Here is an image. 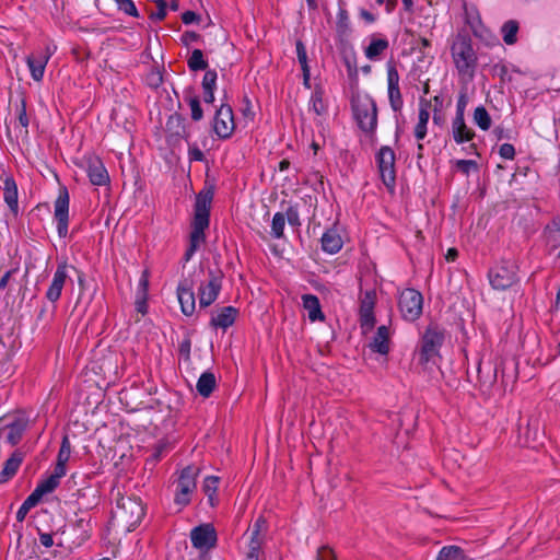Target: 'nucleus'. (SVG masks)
<instances>
[{
  "mask_svg": "<svg viewBox=\"0 0 560 560\" xmlns=\"http://www.w3.org/2000/svg\"><path fill=\"white\" fill-rule=\"evenodd\" d=\"M499 153L503 159L513 160L515 156V149L510 143H503L500 147Z\"/></svg>",
  "mask_w": 560,
  "mask_h": 560,
  "instance_id": "5fc2aeb1",
  "label": "nucleus"
},
{
  "mask_svg": "<svg viewBox=\"0 0 560 560\" xmlns=\"http://www.w3.org/2000/svg\"><path fill=\"white\" fill-rule=\"evenodd\" d=\"M135 305H136L137 312H139L142 315H144L147 313V310H148L147 295L137 294V299H136Z\"/></svg>",
  "mask_w": 560,
  "mask_h": 560,
  "instance_id": "4d7b16f0",
  "label": "nucleus"
},
{
  "mask_svg": "<svg viewBox=\"0 0 560 560\" xmlns=\"http://www.w3.org/2000/svg\"><path fill=\"white\" fill-rule=\"evenodd\" d=\"M489 281L495 290H506L517 282V266L510 260H502L489 271Z\"/></svg>",
  "mask_w": 560,
  "mask_h": 560,
  "instance_id": "0eeeda50",
  "label": "nucleus"
},
{
  "mask_svg": "<svg viewBox=\"0 0 560 560\" xmlns=\"http://www.w3.org/2000/svg\"><path fill=\"white\" fill-rule=\"evenodd\" d=\"M19 122L24 128H27L30 122L24 103H22L21 108L19 109Z\"/></svg>",
  "mask_w": 560,
  "mask_h": 560,
  "instance_id": "052dcab7",
  "label": "nucleus"
},
{
  "mask_svg": "<svg viewBox=\"0 0 560 560\" xmlns=\"http://www.w3.org/2000/svg\"><path fill=\"white\" fill-rule=\"evenodd\" d=\"M452 56L460 73L471 74L474 72L477 57L469 38L457 37L452 45Z\"/></svg>",
  "mask_w": 560,
  "mask_h": 560,
  "instance_id": "20e7f679",
  "label": "nucleus"
},
{
  "mask_svg": "<svg viewBox=\"0 0 560 560\" xmlns=\"http://www.w3.org/2000/svg\"><path fill=\"white\" fill-rule=\"evenodd\" d=\"M185 101L188 103L191 110V119L195 121H199L203 117V112L200 107L199 97L196 95H187L185 96Z\"/></svg>",
  "mask_w": 560,
  "mask_h": 560,
  "instance_id": "ea45409f",
  "label": "nucleus"
},
{
  "mask_svg": "<svg viewBox=\"0 0 560 560\" xmlns=\"http://www.w3.org/2000/svg\"><path fill=\"white\" fill-rule=\"evenodd\" d=\"M144 508L139 498L121 497L117 500L113 517L128 530L133 529L143 518Z\"/></svg>",
  "mask_w": 560,
  "mask_h": 560,
  "instance_id": "7ed1b4c3",
  "label": "nucleus"
},
{
  "mask_svg": "<svg viewBox=\"0 0 560 560\" xmlns=\"http://www.w3.org/2000/svg\"><path fill=\"white\" fill-rule=\"evenodd\" d=\"M387 84L388 89L399 88V74L395 67L387 70Z\"/></svg>",
  "mask_w": 560,
  "mask_h": 560,
  "instance_id": "3c124183",
  "label": "nucleus"
},
{
  "mask_svg": "<svg viewBox=\"0 0 560 560\" xmlns=\"http://www.w3.org/2000/svg\"><path fill=\"white\" fill-rule=\"evenodd\" d=\"M39 541L46 548H49L54 545L52 536L48 533H39Z\"/></svg>",
  "mask_w": 560,
  "mask_h": 560,
  "instance_id": "e2e57ef3",
  "label": "nucleus"
},
{
  "mask_svg": "<svg viewBox=\"0 0 560 560\" xmlns=\"http://www.w3.org/2000/svg\"><path fill=\"white\" fill-rule=\"evenodd\" d=\"M370 348L373 352L383 355L389 352V329L387 326L382 325L377 328L375 336L370 342Z\"/></svg>",
  "mask_w": 560,
  "mask_h": 560,
  "instance_id": "4be33fe9",
  "label": "nucleus"
},
{
  "mask_svg": "<svg viewBox=\"0 0 560 560\" xmlns=\"http://www.w3.org/2000/svg\"><path fill=\"white\" fill-rule=\"evenodd\" d=\"M148 285H149V276H148V271L144 270L142 272V276H141L140 280H139L138 293L137 294L147 295Z\"/></svg>",
  "mask_w": 560,
  "mask_h": 560,
  "instance_id": "6e6d98bb",
  "label": "nucleus"
},
{
  "mask_svg": "<svg viewBox=\"0 0 560 560\" xmlns=\"http://www.w3.org/2000/svg\"><path fill=\"white\" fill-rule=\"evenodd\" d=\"M25 429L26 423L23 420H15L0 429V436H3L7 444L14 446L22 440Z\"/></svg>",
  "mask_w": 560,
  "mask_h": 560,
  "instance_id": "a211bd4d",
  "label": "nucleus"
},
{
  "mask_svg": "<svg viewBox=\"0 0 560 560\" xmlns=\"http://www.w3.org/2000/svg\"><path fill=\"white\" fill-rule=\"evenodd\" d=\"M448 548H453L456 550V552L452 553V556H450V560H472L470 558H468L462 548L457 547V546H448Z\"/></svg>",
  "mask_w": 560,
  "mask_h": 560,
  "instance_id": "bf43d9fd",
  "label": "nucleus"
},
{
  "mask_svg": "<svg viewBox=\"0 0 560 560\" xmlns=\"http://www.w3.org/2000/svg\"><path fill=\"white\" fill-rule=\"evenodd\" d=\"M68 277L69 276H68L67 262L59 264L54 273L51 283L46 292V298L48 301L55 303L60 299L62 289L65 287V283L68 279Z\"/></svg>",
  "mask_w": 560,
  "mask_h": 560,
  "instance_id": "f3484780",
  "label": "nucleus"
},
{
  "mask_svg": "<svg viewBox=\"0 0 560 560\" xmlns=\"http://www.w3.org/2000/svg\"><path fill=\"white\" fill-rule=\"evenodd\" d=\"M303 307L307 311V315L311 322L323 320L325 318L320 303L316 295L304 294L302 296Z\"/></svg>",
  "mask_w": 560,
  "mask_h": 560,
  "instance_id": "a878e982",
  "label": "nucleus"
},
{
  "mask_svg": "<svg viewBox=\"0 0 560 560\" xmlns=\"http://www.w3.org/2000/svg\"><path fill=\"white\" fill-rule=\"evenodd\" d=\"M187 63L191 71L206 70L208 68V62L205 60L200 49L192 50Z\"/></svg>",
  "mask_w": 560,
  "mask_h": 560,
  "instance_id": "4c0bfd02",
  "label": "nucleus"
},
{
  "mask_svg": "<svg viewBox=\"0 0 560 560\" xmlns=\"http://www.w3.org/2000/svg\"><path fill=\"white\" fill-rule=\"evenodd\" d=\"M189 158L192 161H202L205 155L199 148L192 147L189 149Z\"/></svg>",
  "mask_w": 560,
  "mask_h": 560,
  "instance_id": "0e129e2a",
  "label": "nucleus"
},
{
  "mask_svg": "<svg viewBox=\"0 0 560 560\" xmlns=\"http://www.w3.org/2000/svg\"><path fill=\"white\" fill-rule=\"evenodd\" d=\"M443 342L444 330L435 324L429 325L422 336L419 361L421 363H427L438 355Z\"/></svg>",
  "mask_w": 560,
  "mask_h": 560,
  "instance_id": "423d86ee",
  "label": "nucleus"
},
{
  "mask_svg": "<svg viewBox=\"0 0 560 560\" xmlns=\"http://www.w3.org/2000/svg\"><path fill=\"white\" fill-rule=\"evenodd\" d=\"M454 552H456L455 549L448 548V546H445L440 550L436 560H450L451 559L450 556H452V553H454Z\"/></svg>",
  "mask_w": 560,
  "mask_h": 560,
  "instance_id": "680f3d73",
  "label": "nucleus"
},
{
  "mask_svg": "<svg viewBox=\"0 0 560 560\" xmlns=\"http://www.w3.org/2000/svg\"><path fill=\"white\" fill-rule=\"evenodd\" d=\"M465 106H466V100H465V96L462 95L457 102V109H456L455 117H459V115H460V118H464Z\"/></svg>",
  "mask_w": 560,
  "mask_h": 560,
  "instance_id": "338daca9",
  "label": "nucleus"
},
{
  "mask_svg": "<svg viewBox=\"0 0 560 560\" xmlns=\"http://www.w3.org/2000/svg\"><path fill=\"white\" fill-rule=\"evenodd\" d=\"M248 539L246 560H259L261 553V546L265 537H254L252 535H244Z\"/></svg>",
  "mask_w": 560,
  "mask_h": 560,
  "instance_id": "473e14b6",
  "label": "nucleus"
},
{
  "mask_svg": "<svg viewBox=\"0 0 560 560\" xmlns=\"http://www.w3.org/2000/svg\"><path fill=\"white\" fill-rule=\"evenodd\" d=\"M395 160V152L388 145L382 147L376 154L381 179L389 189H393L396 183Z\"/></svg>",
  "mask_w": 560,
  "mask_h": 560,
  "instance_id": "1a4fd4ad",
  "label": "nucleus"
},
{
  "mask_svg": "<svg viewBox=\"0 0 560 560\" xmlns=\"http://www.w3.org/2000/svg\"><path fill=\"white\" fill-rule=\"evenodd\" d=\"M518 23L514 20L506 21L501 27V34L506 45H513L517 40Z\"/></svg>",
  "mask_w": 560,
  "mask_h": 560,
  "instance_id": "f704fd0d",
  "label": "nucleus"
},
{
  "mask_svg": "<svg viewBox=\"0 0 560 560\" xmlns=\"http://www.w3.org/2000/svg\"><path fill=\"white\" fill-rule=\"evenodd\" d=\"M203 101L205 103H213L214 101V90H203Z\"/></svg>",
  "mask_w": 560,
  "mask_h": 560,
  "instance_id": "774afa93",
  "label": "nucleus"
},
{
  "mask_svg": "<svg viewBox=\"0 0 560 560\" xmlns=\"http://www.w3.org/2000/svg\"><path fill=\"white\" fill-rule=\"evenodd\" d=\"M217 78L218 75L214 70L206 71L202 79V90H215Z\"/></svg>",
  "mask_w": 560,
  "mask_h": 560,
  "instance_id": "49530a36",
  "label": "nucleus"
},
{
  "mask_svg": "<svg viewBox=\"0 0 560 560\" xmlns=\"http://www.w3.org/2000/svg\"><path fill=\"white\" fill-rule=\"evenodd\" d=\"M322 249L327 254H336L342 248V238L336 229H328L320 238Z\"/></svg>",
  "mask_w": 560,
  "mask_h": 560,
  "instance_id": "5701e85b",
  "label": "nucleus"
},
{
  "mask_svg": "<svg viewBox=\"0 0 560 560\" xmlns=\"http://www.w3.org/2000/svg\"><path fill=\"white\" fill-rule=\"evenodd\" d=\"M71 455V443L67 435L62 438L61 445L57 456L55 470L66 475V465Z\"/></svg>",
  "mask_w": 560,
  "mask_h": 560,
  "instance_id": "c85d7f7f",
  "label": "nucleus"
},
{
  "mask_svg": "<svg viewBox=\"0 0 560 560\" xmlns=\"http://www.w3.org/2000/svg\"><path fill=\"white\" fill-rule=\"evenodd\" d=\"M28 512H30V508L26 504L22 503V505L19 508V510L16 512V520L19 522H23Z\"/></svg>",
  "mask_w": 560,
  "mask_h": 560,
  "instance_id": "69168bd1",
  "label": "nucleus"
},
{
  "mask_svg": "<svg viewBox=\"0 0 560 560\" xmlns=\"http://www.w3.org/2000/svg\"><path fill=\"white\" fill-rule=\"evenodd\" d=\"M388 100L394 112H400L404 105L399 88L388 89Z\"/></svg>",
  "mask_w": 560,
  "mask_h": 560,
  "instance_id": "37998d69",
  "label": "nucleus"
},
{
  "mask_svg": "<svg viewBox=\"0 0 560 560\" xmlns=\"http://www.w3.org/2000/svg\"><path fill=\"white\" fill-rule=\"evenodd\" d=\"M213 194L210 190H201L196 198L195 215L189 235V246L184 254L185 261H189L200 245L205 243V230L209 226L210 207Z\"/></svg>",
  "mask_w": 560,
  "mask_h": 560,
  "instance_id": "f257e3e1",
  "label": "nucleus"
},
{
  "mask_svg": "<svg viewBox=\"0 0 560 560\" xmlns=\"http://www.w3.org/2000/svg\"><path fill=\"white\" fill-rule=\"evenodd\" d=\"M200 469L195 465L185 467L178 477L174 502L180 506H185L190 502V495L197 488V477Z\"/></svg>",
  "mask_w": 560,
  "mask_h": 560,
  "instance_id": "39448f33",
  "label": "nucleus"
},
{
  "mask_svg": "<svg viewBox=\"0 0 560 560\" xmlns=\"http://www.w3.org/2000/svg\"><path fill=\"white\" fill-rule=\"evenodd\" d=\"M316 558L317 560H337L334 551L327 546L318 549Z\"/></svg>",
  "mask_w": 560,
  "mask_h": 560,
  "instance_id": "864d4df0",
  "label": "nucleus"
},
{
  "mask_svg": "<svg viewBox=\"0 0 560 560\" xmlns=\"http://www.w3.org/2000/svg\"><path fill=\"white\" fill-rule=\"evenodd\" d=\"M474 121L482 130L491 127V117L483 106H478L474 112Z\"/></svg>",
  "mask_w": 560,
  "mask_h": 560,
  "instance_id": "e433bc0d",
  "label": "nucleus"
},
{
  "mask_svg": "<svg viewBox=\"0 0 560 560\" xmlns=\"http://www.w3.org/2000/svg\"><path fill=\"white\" fill-rule=\"evenodd\" d=\"M398 306L406 320L413 322L422 314L423 298L415 289H406L400 293Z\"/></svg>",
  "mask_w": 560,
  "mask_h": 560,
  "instance_id": "6e6552de",
  "label": "nucleus"
},
{
  "mask_svg": "<svg viewBox=\"0 0 560 560\" xmlns=\"http://www.w3.org/2000/svg\"><path fill=\"white\" fill-rule=\"evenodd\" d=\"M452 133L456 143L470 141L475 136V132L466 126L465 119L460 116L453 119Z\"/></svg>",
  "mask_w": 560,
  "mask_h": 560,
  "instance_id": "393cba45",
  "label": "nucleus"
},
{
  "mask_svg": "<svg viewBox=\"0 0 560 560\" xmlns=\"http://www.w3.org/2000/svg\"><path fill=\"white\" fill-rule=\"evenodd\" d=\"M283 214L285 217V221H288L290 225L299 226L301 224L300 214L295 207H289Z\"/></svg>",
  "mask_w": 560,
  "mask_h": 560,
  "instance_id": "de8ad7c7",
  "label": "nucleus"
},
{
  "mask_svg": "<svg viewBox=\"0 0 560 560\" xmlns=\"http://www.w3.org/2000/svg\"><path fill=\"white\" fill-rule=\"evenodd\" d=\"M389 43L386 38L372 36L370 44L365 48V57L370 60H377L381 55L387 50Z\"/></svg>",
  "mask_w": 560,
  "mask_h": 560,
  "instance_id": "bb28decb",
  "label": "nucleus"
},
{
  "mask_svg": "<svg viewBox=\"0 0 560 560\" xmlns=\"http://www.w3.org/2000/svg\"><path fill=\"white\" fill-rule=\"evenodd\" d=\"M118 9L131 16H138V10L132 0H116Z\"/></svg>",
  "mask_w": 560,
  "mask_h": 560,
  "instance_id": "a18cd8bd",
  "label": "nucleus"
},
{
  "mask_svg": "<svg viewBox=\"0 0 560 560\" xmlns=\"http://www.w3.org/2000/svg\"><path fill=\"white\" fill-rule=\"evenodd\" d=\"M349 25L348 12L343 8H339L337 14V27L340 32H346Z\"/></svg>",
  "mask_w": 560,
  "mask_h": 560,
  "instance_id": "09e8293b",
  "label": "nucleus"
},
{
  "mask_svg": "<svg viewBox=\"0 0 560 560\" xmlns=\"http://www.w3.org/2000/svg\"><path fill=\"white\" fill-rule=\"evenodd\" d=\"M237 314L238 311L235 307L223 306L211 317L210 325L214 328H222L225 330L234 324Z\"/></svg>",
  "mask_w": 560,
  "mask_h": 560,
  "instance_id": "6ab92c4d",
  "label": "nucleus"
},
{
  "mask_svg": "<svg viewBox=\"0 0 560 560\" xmlns=\"http://www.w3.org/2000/svg\"><path fill=\"white\" fill-rule=\"evenodd\" d=\"M267 532V521L264 516H258L254 522L252 527L245 533V535H252L254 537H265V533Z\"/></svg>",
  "mask_w": 560,
  "mask_h": 560,
  "instance_id": "a19ab883",
  "label": "nucleus"
},
{
  "mask_svg": "<svg viewBox=\"0 0 560 560\" xmlns=\"http://www.w3.org/2000/svg\"><path fill=\"white\" fill-rule=\"evenodd\" d=\"M455 165L456 168L465 175H468L471 171L478 170V164L474 160H457Z\"/></svg>",
  "mask_w": 560,
  "mask_h": 560,
  "instance_id": "c03bdc74",
  "label": "nucleus"
},
{
  "mask_svg": "<svg viewBox=\"0 0 560 560\" xmlns=\"http://www.w3.org/2000/svg\"><path fill=\"white\" fill-rule=\"evenodd\" d=\"M63 476L65 474H61L58 470H54V474L50 475L47 479L39 482L35 489L39 491L43 495L48 494L58 487L59 481Z\"/></svg>",
  "mask_w": 560,
  "mask_h": 560,
  "instance_id": "72a5a7b5",
  "label": "nucleus"
},
{
  "mask_svg": "<svg viewBox=\"0 0 560 560\" xmlns=\"http://www.w3.org/2000/svg\"><path fill=\"white\" fill-rule=\"evenodd\" d=\"M429 107V102L420 103L418 122L415 127V137L417 138V140H422L427 136V126L430 118Z\"/></svg>",
  "mask_w": 560,
  "mask_h": 560,
  "instance_id": "cd10ccee",
  "label": "nucleus"
},
{
  "mask_svg": "<svg viewBox=\"0 0 560 560\" xmlns=\"http://www.w3.org/2000/svg\"><path fill=\"white\" fill-rule=\"evenodd\" d=\"M43 497L44 495L39 491L34 489V491L24 500L23 503L26 504L31 510L40 502Z\"/></svg>",
  "mask_w": 560,
  "mask_h": 560,
  "instance_id": "603ef678",
  "label": "nucleus"
},
{
  "mask_svg": "<svg viewBox=\"0 0 560 560\" xmlns=\"http://www.w3.org/2000/svg\"><path fill=\"white\" fill-rule=\"evenodd\" d=\"M267 532V521L264 516H258L254 522L252 527L245 533V535H252L254 537H265V533Z\"/></svg>",
  "mask_w": 560,
  "mask_h": 560,
  "instance_id": "79ce46f5",
  "label": "nucleus"
},
{
  "mask_svg": "<svg viewBox=\"0 0 560 560\" xmlns=\"http://www.w3.org/2000/svg\"><path fill=\"white\" fill-rule=\"evenodd\" d=\"M190 540L197 549H210L217 544V532L212 524H201L190 532Z\"/></svg>",
  "mask_w": 560,
  "mask_h": 560,
  "instance_id": "4468645a",
  "label": "nucleus"
},
{
  "mask_svg": "<svg viewBox=\"0 0 560 560\" xmlns=\"http://www.w3.org/2000/svg\"><path fill=\"white\" fill-rule=\"evenodd\" d=\"M85 163L88 176L93 185L103 186L109 183V175L98 156L90 155Z\"/></svg>",
  "mask_w": 560,
  "mask_h": 560,
  "instance_id": "dca6fc26",
  "label": "nucleus"
},
{
  "mask_svg": "<svg viewBox=\"0 0 560 560\" xmlns=\"http://www.w3.org/2000/svg\"><path fill=\"white\" fill-rule=\"evenodd\" d=\"M200 16L196 14L194 11H186L182 15V21L184 24H191L194 22H198Z\"/></svg>",
  "mask_w": 560,
  "mask_h": 560,
  "instance_id": "13d9d810",
  "label": "nucleus"
},
{
  "mask_svg": "<svg viewBox=\"0 0 560 560\" xmlns=\"http://www.w3.org/2000/svg\"><path fill=\"white\" fill-rule=\"evenodd\" d=\"M285 225V217L282 212L275 213L271 222V234L275 238L283 236Z\"/></svg>",
  "mask_w": 560,
  "mask_h": 560,
  "instance_id": "58836bf2",
  "label": "nucleus"
},
{
  "mask_svg": "<svg viewBox=\"0 0 560 560\" xmlns=\"http://www.w3.org/2000/svg\"><path fill=\"white\" fill-rule=\"evenodd\" d=\"M296 56L303 71L304 82L307 84L310 80V68L307 65L306 48L301 40L296 42Z\"/></svg>",
  "mask_w": 560,
  "mask_h": 560,
  "instance_id": "c9c22d12",
  "label": "nucleus"
},
{
  "mask_svg": "<svg viewBox=\"0 0 560 560\" xmlns=\"http://www.w3.org/2000/svg\"><path fill=\"white\" fill-rule=\"evenodd\" d=\"M351 109L358 127L368 137H373L377 128V106L368 93L355 92L351 97Z\"/></svg>",
  "mask_w": 560,
  "mask_h": 560,
  "instance_id": "f03ea898",
  "label": "nucleus"
},
{
  "mask_svg": "<svg viewBox=\"0 0 560 560\" xmlns=\"http://www.w3.org/2000/svg\"><path fill=\"white\" fill-rule=\"evenodd\" d=\"M22 462L23 454L20 451L13 452V454L4 462L3 468L0 471V483L7 482L12 478L16 474Z\"/></svg>",
  "mask_w": 560,
  "mask_h": 560,
  "instance_id": "b1692460",
  "label": "nucleus"
},
{
  "mask_svg": "<svg viewBox=\"0 0 560 560\" xmlns=\"http://www.w3.org/2000/svg\"><path fill=\"white\" fill-rule=\"evenodd\" d=\"M48 62L47 55H39L34 52L26 57V63L30 69L31 75L35 81H42Z\"/></svg>",
  "mask_w": 560,
  "mask_h": 560,
  "instance_id": "412c9836",
  "label": "nucleus"
},
{
  "mask_svg": "<svg viewBox=\"0 0 560 560\" xmlns=\"http://www.w3.org/2000/svg\"><path fill=\"white\" fill-rule=\"evenodd\" d=\"M215 376L211 372H205L200 375L196 389L202 397H209L215 387Z\"/></svg>",
  "mask_w": 560,
  "mask_h": 560,
  "instance_id": "c756f323",
  "label": "nucleus"
},
{
  "mask_svg": "<svg viewBox=\"0 0 560 560\" xmlns=\"http://www.w3.org/2000/svg\"><path fill=\"white\" fill-rule=\"evenodd\" d=\"M310 109L317 116H323L327 113V103L324 100V92L322 89L316 88L312 93L310 100Z\"/></svg>",
  "mask_w": 560,
  "mask_h": 560,
  "instance_id": "2f4dec72",
  "label": "nucleus"
},
{
  "mask_svg": "<svg viewBox=\"0 0 560 560\" xmlns=\"http://www.w3.org/2000/svg\"><path fill=\"white\" fill-rule=\"evenodd\" d=\"M376 294L374 291H366L360 301V325L364 334L372 330L375 325L374 306Z\"/></svg>",
  "mask_w": 560,
  "mask_h": 560,
  "instance_id": "ddd939ff",
  "label": "nucleus"
},
{
  "mask_svg": "<svg viewBox=\"0 0 560 560\" xmlns=\"http://www.w3.org/2000/svg\"><path fill=\"white\" fill-rule=\"evenodd\" d=\"M55 219L57 221V232L60 237L68 234L69 222V192L66 187H60L58 197L55 201Z\"/></svg>",
  "mask_w": 560,
  "mask_h": 560,
  "instance_id": "9b49d317",
  "label": "nucleus"
},
{
  "mask_svg": "<svg viewBox=\"0 0 560 560\" xmlns=\"http://www.w3.org/2000/svg\"><path fill=\"white\" fill-rule=\"evenodd\" d=\"M222 287V273L220 271H209V280L206 284L199 287V305L200 307H208L217 299Z\"/></svg>",
  "mask_w": 560,
  "mask_h": 560,
  "instance_id": "f8f14e48",
  "label": "nucleus"
},
{
  "mask_svg": "<svg viewBox=\"0 0 560 560\" xmlns=\"http://www.w3.org/2000/svg\"><path fill=\"white\" fill-rule=\"evenodd\" d=\"M156 11L150 14V19L162 21L166 16V2L164 0H156Z\"/></svg>",
  "mask_w": 560,
  "mask_h": 560,
  "instance_id": "8fccbe9b",
  "label": "nucleus"
},
{
  "mask_svg": "<svg viewBox=\"0 0 560 560\" xmlns=\"http://www.w3.org/2000/svg\"><path fill=\"white\" fill-rule=\"evenodd\" d=\"M220 479L215 476H208L203 480L202 490L208 498L211 506H215L218 503L217 490L219 487Z\"/></svg>",
  "mask_w": 560,
  "mask_h": 560,
  "instance_id": "7c9ffc66",
  "label": "nucleus"
},
{
  "mask_svg": "<svg viewBox=\"0 0 560 560\" xmlns=\"http://www.w3.org/2000/svg\"><path fill=\"white\" fill-rule=\"evenodd\" d=\"M177 298L180 304L182 312L186 316L192 315L196 308L192 280L183 279L179 282L177 287Z\"/></svg>",
  "mask_w": 560,
  "mask_h": 560,
  "instance_id": "2eb2a0df",
  "label": "nucleus"
},
{
  "mask_svg": "<svg viewBox=\"0 0 560 560\" xmlns=\"http://www.w3.org/2000/svg\"><path fill=\"white\" fill-rule=\"evenodd\" d=\"M3 199L11 212L16 215L19 212L18 186L10 176L3 179Z\"/></svg>",
  "mask_w": 560,
  "mask_h": 560,
  "instance_id": "aec40b11",
  "label": "nucleus"
},
{
  "mask_svg": "<svg viewBox=\"0 0 560 560\" xmlns=\"http://www.w3.org/2000/svg\"><path fill=\"white\" fill-rule=\"evenodd\" d=\"M235 129L233 110L230 105L222 104L213 118V130L220 139H229Z\"/></svg>",
  "mask_w": 560,
  "mask_h": 560,
  "instance_id": "9d476101",
  "label": "nucleus"
}]
</instances>
